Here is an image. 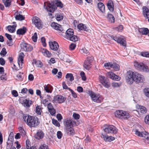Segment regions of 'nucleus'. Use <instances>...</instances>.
Here are the masks:
<instances>
[{"mask_svg":"<svg viewBox=\"0 0 149 149\" xmlns=\"http://www.w3.org/2000/svg\"><path fill=\"white\" fill-rule=\"evenodd\" d=\"M143 76L140 74L131 71L127 72L126 77V81L127 84H132L134 81L136 83L143 82L144 81Z\"/></svg>","mask_w":149,"mask_h":149,"instance_id":"nucleus-1","label":"nucleus"},{"mask_svg":"<svg viewBox=\"0 0 149 149\" xmlns=\"http://www.w3.org/2000/svg\"><path fill=\"white\" fill-rule=\"evenodd\" d=\"M23 119L30 127H36L39 123L38 118L37 117L31 116L27 114H23Z\"/></svg>","mask_w":149,"mask_h":149,"instance_id":"nucleus-2","label":"nucleus"},{"mask_svg":"<svg viewBox=\"0 0 149 149\" xmlns=\"http://www.w3.org/2000/svg\"><path fill=\"white\" fill-rule=\"evenodd\" d=\"M55 4L52 1L51 3L45 2L44 6L47 11L50 12H53L55 11L57 8V7L62 8L63 6V3L59 0H56Z\"/></svg>","mask_w":149,"mask_h":149,"instance_id":"nucleus-3","label":"nucleus"},{"mask_svg":"<svg viewBox=\"0 0 149 149\" xmlns=\"http://www.w3.org/2000/svg\"><path fill=\"white\" fill-rule=\"evenodd\" d=\"M116 117L122 119H127L130 117V114L127 112L122 110H118L114 113Z\"/></svg>","mask_w":149,"mask_h":149,"instance_id":"nucleus-4","label":"nucleus"},{"mask_svg":"<svg viewBox=\"0 0 149 149\" xmlns=\"http://www.w3.org/2000/svg\"><path fill=\"white\" fill-rule=\"evenodd\" d=\"M74 32L73 29H68L65 32V35L64 37L70 41L76 42L78 40L77 37L74 35Z\"/></svg>","mask_w":149,"mask_h":149,"instance_id":"nucleus-5","label":"nucleus"},{"mask_svg":"<svg viewBox=\"0 0 149 149\" xmlns=\"http://www.w3.org/2000/svg\"><path fill=\"white\" fill-rule=\"evenodd\" d=\"M103 130L106 134H115L117 132V129L113 125L106 124L104 126Z\"/></svg>","mask_w":149,"mask_h":149,"instance_id":"nucleus-6","label":"nucleus"},{"mask_svg":"<svg viewBox=\"0 0 149 149\" xmlns=\"http://www.w3.org/2000/svg\"><path fill=\"white\" fill-rule=\"evenodd\" d=\"M89 95L91 96L92 100L97 103L101 102L103 99V97L99 94H95L92 91L90 93Z\"/></svg>","mask_w":149,"mask_h":149,"instance_id":"nucleus-7","label":"nucleus"},{"mask_svg":"<svg viewBox=\"0 0 149 149\" xmlns=\"http://www.w3.org/2000/svg\"><path fill=\"white\" fill-rule=\"evenodd\" d=\"M134 66L135 68L141 71L148 72L149 69L148 66L145 65L143 63H139L138 62H134Z\"/></svg>","mask_w":149,"mask_h":149,"instance_id":"nucleus-8","label":"nucleus"},{"mask_svg":"<svg viewBox=\"0 0 149 149\" xmlns=\"http://www.w3.org/2000/svg\"><path fill=\"white\" fill-rule=\"evenodd\" d=\"M66 98L61 95H57L54 97V99L52 101L53 103L56 102L58 103H62L64 102Z\"/></svg>","mask_w":149,"mask_h":149,"instance_id":"nucleus-9","label":"nucleus"},{"mask_svg":"<svg viewBox=\"0 0 149 149\" xmlns=\"http://www.w3.org/2000/svg\"><path fill=\"white\" fill-rule=\"evenodd\" d=\"M20 45L21 49L24 51H31L33 49V47L31 45L25 42H22Z\"/></svg>","mask_w":149,"mask_h":149,"instance_id":"nucleus-10","label":"nucleus"},{"mask_svg":"<svg viewBox=\"0 0 149 149\" xmlns=\"http://www.w3.org/2000/svg\"><path fill=\"white\" fill-rule=\"evenodd\" d=\"M99 79L100 83L106 88H109L110 86L109 82L106 79L105 77L102 75H99Z\"/></svg>","mask_w":149,"mask_h":149,"instance_id":"nucleus-11","label":"nucleus"},{"mask_svg":"<svg viewBox=\"0 0 149 149\" xmlns=\"http://www.w3.org/2000/svg\"><path fill=\"white\" fill-rule=\"evenodd\" d=\"M51 26L53 29L59 31V33L64 32L65 31L62 27V26L56 22H52L51 24Z\"/></svg>","mask_w":149,"mask_h":149,"instance_id":"nucleus-12","label":"nucleus"},{"mask_svg":"<svg viewBox=\"0 0 149 149\" xmlns=\"http://www.w3.org/2000/svg\"><path fill=\"white\" fill-rule=\"evenodd\" d=\"M32 21L38 29H40L42 28V24L40 19L38 17H33Z\"/></svg>","mask_w":149,"mask_h":149,"instance_id":"nucleus-13","label":"nucleus"},{"mask_svg":"<svg viewBox=\"0 0 149 149\" xmlns=\"http://www.w3.org/2000/svg\"><path fill=\"white\" fill-rule=\"evenodd\" d=\"M49 45L50 49L54 51H57L59 47V45L58 43L56 41H49Z\"/></svg>","mask_w":149,"mask_h":149,"instance_id":"nucleus-14","label":"nucleus"},{"mask_svg":"<svg viewBox=\"0 0 149 149\" xmlns=\"http://www.w3.org/2000/svg\"><path fill=\"white\" fill-rule=\"evenodd\" d=\"M101 138L106 142H111L115 139L114 137L111 136H109L106 134H102Z\"/></svg>","mask_w":149,"mask_h":149,"instance_id":"nucleus-15","label":"nucleus"},{"mask_svg":"<svg viewBox=\"0 0 149 149\" xmlns=\"http://www.w3.org/2000/svg\"><path fill=\"white\" fill-rule=\"evenodd\" d=\"M63 123L65 126V128L73 127V125H74V123H72V120L70 118L65 119Z\"/></svg>","mask_w":149,"mask_h":149,"instance_id":"nucleus-16","label":"nucleus"},{"mask_svg":"<svg viewBox=\"0 0 149 149\" xmlns=\"http://www.w3.org/2000/svg\"><path fill=\"white\" fill-rule=\"evenodd\" d=\"M92 60L88 58H87L85 61L83 66L87 70H89L91 67Z\"/></svg>","mask_w":149,"mask_h":149,"instance_id":"nucleus-17","label":"nucleus"},{"mask_svg":"<svg viewBox=\"0 0 149 149\" xmlns=\"http://www.w3.org/2000/svg\"><path fill=\"white\" fill-rule=\"evenodd\" d=\"M107 76L108 78L116 81H119L120 79V77L112 72H108L107 73Z\"/></svg>","mask_w":149,"mask_h":149,"instance_id":"nucleus-18","label":"nucleus"},{"mask_svg":"<svg viewBox=\"0 0 149 149\" xmlns=\"http://www.w3.org/2000/svg\"><path fill=\"white\" fill-rule=\"evenodd\" d=\"M137 109L138 110V111H139L142 114H144L146 113L147 110L146 108L143 106L137 104L136 105Z\"/></svg>","mask_w":149,"mask_h":149,"instance_id":"nucleus-19","label":"nucleus"},{"mask_svg":"<svg viewBox=\"0 0 149 149\" xmlns=\"http://www.w3.org/2000/svg\"><path fill=\"white\" fill-rule=\"evenodd\" d=\"M143 14L144 17L146 19H148L149 17V9L145 6L142 7Z\"/></svg>","mask_w":149,"mask_h":149,"instance_id":"nucleus-20","label":"nucleus"},{"mask_svg":"<svg viewBox=\"0 0 149 149\" xmlns=\"http://www.w3.org/2000/svg\"><path fill=\"white\" fill-rule=\"evenodd\" d=\"M13 132H10L8 139V141L7 142V148L9 144L11 146H12L13 141Z\"/></svg>","mask_w":149,"mask_h":149,"instance_id":"nucleus-21","label":"nucleus"},{"mask_svg":"<svg viewBox=\"0 0 149 149\" xmlns=\"http://www.w3.org/2000/svg\"><path fill=\"white\" fill-rule=\"evenodd\" d=\"M44 135L43 132L42 130H39L35 135V137L36 139L39 140L42 139Z\"/></svg>","mask_w":149,"mask_h":149,"instance_id":"nucleus-22","label":"nucleus"},{"mask_svg":"<svg viewBox=\"0 0 149 149\" xmlns=\"http://www.w3.org/2000/svg\"><path fill=\"white\" fill-rule=\"evenodd\" d=\"M73 127L65 128L66 133L70 136H73L74 134L75 131Z\"/></svg>","mask_w":149,"mask_h":149,"instance_id":"nucleus-23","label":"nucleus"},{"mask_svg":"<svg viewBox=\"0 0 149 149\" xmlns=\"http://www.w3.org/2000/svg\"><path fill=\"white\" fill-rule=\"evenodd\" d=\"M26 28L24 26L22 28H20L17 30V34L19 35H23L26 33Z\"/></svg>","mask_w":149,"mask_h":149,"instance_id":"nucleus-24","label":"nucleus"},{"mask_svg":"<svg viewBox=\"0 0 149 149\" xmlns=\"http://www.w3.org/2000/svg\"><path fill=\"white\" fill-rule=\"evenodd\" d=\"M107 5L109 10L111 12H113L114 9V6L112 1H109L107 3Z\"/></svg>","mask_w":149,"mask_h":149,"instance_id":"nucleus-25","label":"nucleus"},{"mask_svg":"<svg viewBox=\"0 0 149 149\" xmlns=\"http://www.w3.org/2000/svg\"><path fill=\"white\" fill-rule=\"evenodd\" d=\"M78 29L80 31L84 30L88 31V28L86 26L85 24L82 23L79 24L77 26Z\"/></svg>","mask_w":149,"mask_h":149,"instance_id":"nucleus-26","label":"nucleus"},{"mask_svg":"<svg viewBox=\"0 0 149 149\" xmlns=\"http://www.w3.org/2000/svg\"><path fill=\"white\" fill-rule=\"evenodd\" d=\"M40 51L44 56L46 57H49L52 55L51 53L46 49L42 48L40 50Z\"/></svg>","mask_w":149,"mask_h":149,"instance_id":"nucleus-27","label":"nucleus"},{"mask_svg":"<svg viewBox=\"0 0 149 149\" xmlns=\"http://www.w3.org/2000/svg\"><path fill=\"white\" fill-rule=\"evenodd\" d=\"M109 36L110 37L112 40H113L116 41L118 43H119L123 39V38L121 37H117L116 36H114L113 35H112Z\"/></svg>","mask_w":149,"mask_h":149,"instance_id":"nucleus-28","label":"nucleus"},{"mask_svg":"<svg viewBox=\"0 0 149 149\" xmlns=\"http://www.w3.org/2000/svg\"><path fill=\"white\" fill-rule=\"evenodd\" d=\"M139 32L142 34L147 35L149 32V30L147 28H143L140 29L139 30Z\"/></svg>","mask_w":149,"mask_h":149,"instance_id":"nucleus-29","label":"nucleus"},{"mask_svg":"<svg viewBox=\"0 0 149 149\" xmlns=\"http://www.w3.org/2000/svg\"><path fill=\"white\" fill-rule=\"evenodd\" d=\"M135 133L138 136L142 137H144L145 138L146 136V134H147L148 132L146 131H144L143 132H140L138 130H136Z\"/></svg>","mask_w":149,"mask_h":149,"instance_id":"nucleus-30","label":"nucleus"},{"mask_svg":"<svg viewBox=\"0 0 149 149\" xmlns=\"http://www.w3.org/2000/svg\"><path fill=\"white\" fill-rule=\"evenodd\" d=\"M32 64L35 65L36 66L38 67H41L42 65V63L40 61H37L36 59H33L32 62Z\"/></svg>","mask_w":149,"mask_h":149,"instance_id":"nucleus-31","label":"nucleus"},{"mask_svg":"<svg viewBox=\"0 0 149 149\" xmlns=\"http://www.w3.org/2000/svg\"><path fill=\"white\" fill-rule=\"evenodd\" d=\"M97 7L99 10L102 13L105 12V6L104 4L101 2H100L97 4Z\"/></svg>","mask_w":149,"mask_h":149,"instance_id":"nucleus-32","label":"nucleus"},{"mask_svg":"<svg viewBox=\"0 0 149 149\" xmlns=\"http://www.w3.org/2000/svg\"><path fill=\"white\" fill-rule=\"evenodd\" d=\"M53 89V87L50 86L49 84L47 85H45L44 86V89L47 93H51Z\"/></svg>","mask_w":149,"mask_h":149,"instance_id":"nucleus-33","label":"nucleus"},{"mask_svg":"<svg viewBox=\"0 0 149 149\" xmlns=\"http://www.w3.org/2000/svg\"><path fill=\"white\" fill-rule=\"evenodd\" d=\"M24 106L25 107H29L32 104V102L31 100H29L26 99L23 101Z\"/></svg>","mask_w":149,"mask_h":149,"instance_id":"nucleus-34","label":"nucleus"},{"mask_svg":"<svg viewBox=\"0 0 149 149\" xmlns=\"http://www.w3.org/2000/svg\"><path fill=\"white\" fill-rule=\"evenodd\" d=\"M107 18L109 22L111 23H114L115 22V18L112 15L110 14H108Z\"/></svg>","mask_w":149,"mask_h":149,"instance_id":"nucleus-35","label":"nucleus"},{"mask_svg":"<svg viewBox=\"0 0 149 149\" xmlns=\"http://www.w3.org/2000/svg\"><path fill=\"white\" fill-rule=\"evenodd\" d=\"M16 26L15 25H13L12 26H8V29L10 32L13 33L15 31Z\"/></svg>","mask_w":149,"mask_h":149,"instance_id":"nucleus-36","label":"nucleus"},{"mask_svg":"<svg viewBox=\"0 0 149 149\" xmlns=\"http://www.w3.org/2000/svg\"><path fill=\"white\" fill-rule=\"evenodd\" d=\"M15 18L17 20L22 21L24 19L25 17L22 15L19 14L15 15Z\"/></svg>","mask_w":149,"mask_h":149,"instance_id":"nucleus-37","label":"nucleus"},{"mask_svg":"<svg viewBox=\"0 0 149 149\" xmlns=\"http://www.w3.org/2000/svg\"><path fill=\"white\" fill-rule=\"evenodd\" d=\"M112 68H113L116 71L118 70L120 68L119 65L117 63H113L112 64Z\"/></svg>","mask_w":149,"mask_h":149,"instance_id":"nucleus-38","label":"nucleus"},{"mask_svg":"<svg viewBox=\"0 0 149 149\" xmlns=\"http://www.w3.org/2000/svg\"><path fill=\"white\" fill-rule=\"evenodd\" d=\"M70 78V80L72 81L74 80V77L72 73H67L65 75V78L68 79Z\"/></svg>","mask_w":149,"mask_h":149,"instance_id":"nucleus-39","label":"nucleus"},{"mask_svg":"<svg viewBox=\"0 0 149 149\" xmlns=\"http://www.w3.org/2000/svg\"><path fill=\"white\" fill-rule=\"evenodd\" d=\"M3 1L6 7H9L11 5L10 0H3Z\"/></svg>","mask_w":149,"mask_h":149,"instance_id":"nucleus-40","label":"nucleus"},{"mask_svg":"<svg viewBox=\"0 0 149 149\" xmlns=\"http://www.w3.org/2000/svg\"><path fill=\"white\" fill-rule=\"evenodd\" d=\"M36 112L38 114L41 115V108L39 106H37L36 108Z\"/></svg>","mask_w":149,"mask_h":149,"instance_id":"nucleus-41","label":"nucleus"},{"mask_svg":"<svg viewBox=\"0 0 149 149\" xmlns=\"http://www.w3.org/2000/svg\"><path fill=\"white\" fill-rule=\"evenodd\" d=\"M143 92L145 95L149 97V88H146L144 89Z\"/></svg>","mask_w":149,"mask_h":149,"instance_id":"nucleus-42","label":"nucleus"},{"mask_svg":"<svg viewBox=\"0 0 149 149\" xmlns=\"http://www.w3.org/2000/svg\"><path fill=\"white\" fill-rule=\"evenodd\" d=\"M52 123L56 126L58 127L60 126L59 123L56 120L53 119L52 120Z\"/></svg>","mask_w":149,"mask_h":149,"instance_id":"nucleus-43","label":"nucleus"},{"mask_svg":"<svg viewBox=\"0 0 149 149\" xmlns=\"http://www.w3.org/2000/svg\"><path fill=\"white\" fill-rule=\"evenodd\" d=\"M141 55L143 57H149V52H141Z\"/></svg>","mask_w":149,"mask_h":149,"instance_id":"nucleus-44","label":"nucleus"},{"mask_svg":"<svg viewBox=\"0 0 149 149\" xmlns=\"http://www.w3.org/2000/svg\"><path fill=\"white\" fill-rule=\"evenodd\" d=\"M112 63L110 62L105 63L104 64V66L107 69L108 68V67H110L111 68H112Z\"/></svg>","mask_w":149,"mask_h":149,"instance_id":"nucleus-45","label":"nucleus"},{"mask_svg":"<svg viewBox=\"0 0 149 149\" xmlns=\"http://www.w3.org/2000/svg\"><path fill=\"white\" fill-rule=\"evenodd\" d=\"M24 56V54L23 52H21L19 54V59L20 61L22 63L23 61Z\"/></svg>","mask_w":149,"mask_h":149,"instance_id":"nucleus-46","label":"nucleus"},{"mask_svg":"<svg viewBox=\"0 0 149 149\" xmlns=\"http://www.w3.org/2000/svg\"><path fill=\"white\" fill-rule=\"evenodd\" d=\"M80 75L82 78V79L83 81H85L86 80V77L85 76V73L83 71H81L80 72Z\"/></svg>","mask_w":149,"mask_h":149,"instance_id":"nucleus-47","label":"nucleus"},{"mask_svg":"<svg viewBox=\"0 0 149 149\" xmlns=\"http://www.w3.org/2000/svg\"><path fill=\"white\" fill-rule=\"evenodd\" d=\"M41 40L43 46L44 47H46V40L45 38L44 37H42L41 38Z\"/></svg>","mask_w":149,"mask_h":149,"instance_id":"nucleus-48","label":"nucleus"},{"mask_svg":"<svg viewBox=\"0 0 149 149\" xmlns=\"http://www.w3.org/2000/svg\"><path fill=\"white\" fill-rule=\"evenodd\" d=\"M32 40L34 42H36L37 40V34L36 33H34L33 36L32 37Z\"/></svg>","mask_w":149,"mask_h":149,"instance_id":"nucleus-49","label":"nucleus"},{"mask_svg":"<svg viewBox=\"0 0 149 149\" xmlns=\"http://www.w3.org/2000/svg\"><path fill=\"white\" fill-rule=\"evenodd\" d=\"M62 86L63 89H68L69 91L71 89V88L68 87L67 85H66L65 82L64 81H63L62 82Z\"/></svg>","mask_w":149,"mask_h":149,"instance_id":"nucleus-50","label":"nucleus"},{"mask_svg":"<svg viewBox=\"0 0 149 149\" xmlns=\"http://www.w3.org/2000/svg\"><path fill=\"white\" fill-rule=\"evenodd\" d=\"M7 54V52L5 48H3L0 53V54L3 56H5Z\"/></svg>","mask_w":149,"mask_h":149,"instance_id":"nucleus-51","label":"nucleus"},{"mask_svg":"<svg viewBox=\"0 0 149 149\" xmlns=\"http://www.w3.org/2000/svg\"><path fill=\"white\" fill-rule=\"evenodd\" d=\"M49 111L50 113V114L52 116H54L56 113V110L54 108L52 109L51 110H49Z\"/></svg>","mask_w":149,"mask_h":149,"instance_id":"nucleus-52","label":"nucleus"},{"mask_svg":"<svg viewBox=\"0 0 149 149\" xmlns=\"http://www.w3.org/2000/svg\"><path fill=\"white\" fill-rule=\"evenodd\" d=\"M19 130L21 134V135L23 136H25L26 134V132L22 127H20L19 128Z\"/></svg>","mask_w":149,"mask_h":149,"instance_id":"nucleus-53","label":"nucleus"},{"mask_svg":"<svg viewBox=\"0 0 149 149\" xmlns=\"http://www.w3.org/2000/svg\"><path fill=\"white\" fill-rule=\"evenodd\" d=\"M73 117L76 120H78L80 116L79 114L74 113L73 114Z\"/></svg>","mask_w":149,"mask_h":149,"instance_id":"nucleus-54","label":"nucleus"},{"mask_svg":"<svg viewBox=\"0 0 149 149\" xmlns=\"http://www.w3.org/2000/svg\"><path fill=\"white\" fill-rule=\"evenodd\" d=\"M57 20L60 21L62 20L63 18V16L60 15H58L56 17Z\"/></svg>","mask_w":149,"mask_h":149,"instance_id":"nucleus-55","label":"nucleus"},{"mask_svg":"<svg viewBox=\"0 0 149 149\" xmlns=\"http://www.w3.org/2000/svg\"><path fill=\"white\" fill-rule=\"evenodd\" d=\"M5 36L9 40L10 42H12L13 40V39L11 37V36L7 33H6L5 34Z\"/></svg>","mask_w":149,"mask_h":149,"instance_id":"nucleus-56","label":"nucleus"},{"mask_svg":"<svg viewBox=\"0 0 149 149\" xmlns=\"http://www.w3.org/2000/svg\"><path fill=\"white\" fill-rule=\"evenodd\" d=\"M69 91L71 92L72 95L74 98H76L77 97V94L72 90L71 89Z\"/></svg>","mask_w":149,"mask_h":149,"instance_id":"nucleus-57","label":"nucleus"},{"mask_svg":"<svg viewBox=\"0 0 149 149\" xmlns=\"http://www.w3.org/2000/svg\"><path fill=\"white\" fill-rule=\"evenodd\" d=\"M62 136V134L61 131H58L57 133V136L58 139H61Z\"/></svg>","mask_w":149,"mask_h":149,"instance_id":"nucleus-58","label":"nucleus"},{"mask_svg":"<svg viewBox=\"0 0 149 149\" xmlns=\"http://www.w3.org/2000/svg\"><path fill=\"white\" fill-rule=\"evenodd\" d=\"M76 47V45L75 44L71 43L69 46V48L70 49L73 50Z\"/></svg>","mask_w":149,"mask_h":149,"instance_id":"nucleus-59","label":"nucleus"},{"mask_svg":"<svg viewBox=\"0 0 149 149\" xmlns=\"http://www.w3.org/2000/svg\"><path fill=\"white\" fill-rule=\"evenodd\" d=\"M126 42L125 40L123 38V39L121 40L120 42H119V44H120V45L123 46H126Z\"/></svg>","mask_w":149,"mask_h":149,"instance_id":"nucleus-60","label":"nucleus"},{"mask_svg":"<svg viewBox=\"0 0 149 149\" xmlns=\"http://www.w3.org/2000/svg\"><path fill=\"white\" fill-rule=\"evenodd\" d=\"M126 42L125 40L123 38V39L121 40L120 42H119V44H120V45L123 46H126Z\"/></svg>","mask_w":149,"mask_h":149,"instance_id":"nucleus-61","label":"nucleus"},{"mask_svg":"<svg viewBox=\"0 0 149 149\" xmlns=\"http://www.w3.org/2000/svg\"><path fill=\"white\" fill-rule=\"evenodd\" d=\"M39 149H49V148L47 146L44 144L40 146Z\"/></svg>","mask_w":149,"mask_h":149,"instance_id":"nucleus-62","label":"nucleus"},{"mask_svg":"<svg viewBox=\"0 0 149 149\" xmlns=\"http://www.w3.org/2000/svg\"><path fill=\"white\" fill-rule=\"evenodd\" d=\"M30 142L28 140H27L26 142V149H30V147H31V145L29 144V143Z\"/></svg>","mask_w":149,"mask_h":149,"instance_id":"nucleus-63","label":"nucleus"},{"mask_svg":"<svg viewBox=\"0 0 149 149\" xmlns=\"http://www.w3.org/2000/svg\"><path fill=\"white\" fill-rule=\"evenodd\" d=\"M144 121L146 123L149 124V115L146 116L144 119Z\"/></svg>","mask_w":149,"mask_h":149,"instance_id":"nucleus-64","label":"nucleus"}]
</instances>
